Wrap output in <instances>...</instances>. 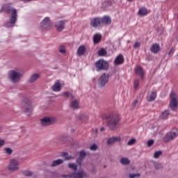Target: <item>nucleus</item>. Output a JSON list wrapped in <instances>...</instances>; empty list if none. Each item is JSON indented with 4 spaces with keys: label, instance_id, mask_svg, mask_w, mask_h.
<instances>
[{
    "label": "nucleus",
    "instance_id": "10",
    "mask_svg": "<svg viewBox=\"0 0 178 178\" xmlns=\"http://www.w3.org/2000/svg\"><path fill=\"white\" fill-rule=\"evenodd\" d=\"M108 81H109V76L106 74H102L99 79V87L102 88L104 86L108 84Z\"/></svg>",
    "mask_w": 178,
    "mask_h": 178
},
{
    "label": "nucleus",
    "instance_id": "15",
    "mask_svg": "<svg viewBox=\"0 0 178 178\" xmlns=\"http://www.w3.org/2000/svg\"><path fill=\"white\" fill-rule=\"evenodd\" d=\"M56 122V118L54 117H45V126H51Z\"/></svg>",
    "mask_w": 178,
    "mask_h": 178
},
{
    "label": "nucleus",
    "instance_id": "35",
    "mask_svg": "<svg viewBox=\"0 0 178 178\" xmlns=\"http://www.w3.org/2000/svg\"><path fill=\"white\" fill-rule=\"evenodd\" d=\"M138 86H140V80L135 79L134 81V88H135V90H138Z\"/></svg>",
    "mask_w": 178,
    "mask_h": 178
},
{
    "label": "nucleus",
    "instance_id": "22",
    "mask_svg": "<svg viewBox=\"0 0 178 178\" xmlns=\"http://www.w3.org/2000/svg\"><path fill=\"white\" fill-rule=\"evenodd\" d=\"M52 90L55 92H59V91H60V90H62V86L60 85V82H56L54 83V85L52 86Z\"/></svg>",
    "mask_w": 178,
    "mask_h": 178
},
{
    "label": "nucleus",
    "instance_id": "29",
    "mask_svg": "<svg viewBox=\"0 0 178 178\" xmlns=\"http://www.w3.org/2000/svg\"><path fill=\"white\" fill-rule=\"evenodd\" d=\"M169 115H170V113L169 112V111L165 110L160 115V119H167L168 118H169Z\"/></svg>",
    "mask_w": 178,
    "mask_h": 178
},
{
    "label": "nucleus",
    "instance_id": "34",
    "mask_svg": "<svg viewBox=\"0 0 178 178\" xmlns=\"http://www.w3.org/2000/svg\"><path fill=\"white\" fill-rule=\"evenodd\" d=\"M58 51L60 54L65 55V54H66V47L64 45H60L58 47Z\"/></svg>",
    "mask_w": 178,
    "mask_h": 178
},
{
    "label": "nucleus",
    "instance_id": "5",
    "mask_svg": "<svg viewBox=\"0 0 178 178\" xmlns=\"http://www.w3.org/2000/svg\"><path fill=\"white\" fill-rule=\"evenodd\" d=\"M88 174L83 170H79L70 175H63L62 177H72V178H84L87 177Z\"/></svg>",
    "mask_w": 178,
    "mask_h": 178
},
{
    "label": "nucleus",
    "instance_id": "12",
    "mask_svg": "<svg viewBox=\"0 0 178 178\" xmlns=\"http://www.w3.org/2000/svg\"><path fill=\"white\" fill-rule=\"evenodd\" d=\"M65 24H66V20H58L55 23V27L57 31H63L65 29Z\"/></svg>",
    "mask_w": 178,
    "mask_h": 178
},
{
    "label": "nucleus",
    "instance_id": "28",
    "mask_svg": "<svg viewBox=\"0 0 178 178\" xmlns=\"http://www.w3.org/2000/svg\"><path fill=\"white\" fill-rule=\"evenodd\" d=\"M70 106L71 108H72V109H79V108L80 107L79 105V101L77 100L72 101L70 104Z\"/></svg>",
    "mask_w": 178,
    "mask_h": 178
},
{
    "label": "nucleus",
    "instance_id": "27",
    "mask_svg": "<svg viewBox=\"0 0 178 178\" xmlns=\"http://www.w3.org/2000/svg\"><path fill=\"white\" fill-rule=\"evenodd\" d=\"M102 38V35L99 33H97L94 35L93 41L95 44H98L99 41H101V39Z\"/></svg>",
    "mask_w": 178,
    "mask_h": 178
},
{
    "label": "nucleus",
    "instance_id": "7",
    "mask_svg": "<svg viewBox=\"0 0 178 178\" xmlns=\"http://www.w3.org/2000/svg\"><path fill=\"white\" fill-rule=\"evenodd\" d=\"M20 166L19 161L16 159H11L9 161L8 169L9 172H16Z\"/></svg>",
    "mask_w": 178,
    "mask_h": 178
},
{
    "label": "nucleus",
    "instance_id": "16",
    "mask_svg": "<svg viewBox=\"0 0 178 178\" xmlns=\"http://www.w3.org/2000/svg\"><path fill=\"white\" fill-rule=\"evenodd\" d=\"M86 51L87 48H86V46L81 45L77 49L76 55H78V56H83V55L86 54Z\"/></svg>",
    "mask_w": 178,
    "mask_h": 178
},
{
    "label": "nucleus",
    "instance_id": "56",
    "mask_svg": "<svg viewBox=\"0 0 178 178\" xmlns=\"http://www.w3.org/2000/svg\"><path fill=\"white\" fill-rule=\"evenodd\" d=\"M128 2H133V0H127Z\"/></svg>",
    "mask_w": 178,
    "mask_h": 178
},
{
    "label": "nucleus",
    "instance_id": "2",
    "mask_svg": "<svg viewBox=\"0 0 178 178\" xmlns=\"http://www.w3.org/2000/svg\"><path fill=\"white\" fill-rule=\"evenodd\" d=\"M23 76H24V73L20 68H14L8 72V79L13 84H17L20 82Z\"/></svg>",
    "mask_w": 178,
    "mask_h": 178
},
{
    "label": "nucleus",
    "instance_id": "40",
    "mask_svg": "<svg viewBox=\"0 0 178 178\" xmlns=\"http://www.w3.org/2000/svg\"><path fill=\"white\" fill-rule=\"evenodd\" d=\"M98 149V146L96 144H93L92 145H91L90 147V149L91 151H96V149Z\"/></svg>",
    "mask_w": 178,
    "mask_h": 178
},
{
    "label": "nucleus",
    "instance_id": "52",
    "mask_svg": "<svg viewBox=\"0 0 178 178\" xmlns=\"http://www.w3.org/2000/svg\"><path fill=\"white\" fill-rule=\"evenodd\" d=\"M21 131L22 133H26V129L24 128H22Z\"/></svg>",
    "mask_w": 178,
    "mask_h": 178
},
{
    "label": "nucleus",
    "instance_id": "21",
    "mask_svg": "<svg viewBox=\"0 0 178 178\" xmlns=\"http://www.w3.org/2000/svg\"><path fill=\"white\" fill-rule=\"evenodd\" d=\"M120 141V137H112L108 139L107 144L108 145H112V144H115V143H119Z\"/></svg>",
    "mask_w": 178,
    "mask_h": 178
},
{
    "label": "nucleus",
    "instance_id": "55",
    "mask_svg": "<svg viewBox=\"0 0 178 178\" xmlns=\"http://www.w3.org/2000/svg\"><path fill=\"white\" fill-rule=\"evenodd\" d=\"M22 1H28V2H30V1H32V0H22Z\"/></svg>",
    "mask_w": 178,
    "mask_h": 178
},
{
    "label": "nucleus",
    "instance_id": "9",
    "mask_svg": "<svg viewBox=\"0 0 178 178\" xmlns=\"http://www.w3.org/2000/svg\"><path fill=\"white\" fill-rule=\"evenodd\" d=\"M176 137H178L177 131H171L168 132L164 138V141L168 143V141H172Z\"/></svg>",
    "mask_w": 178,
    "mask_h": 178
},
{
    "label": "nucleus",
    "instance_id": "18",
    "mask_svg": "<svg viewBox=\"0 0 178 178\" xmlns=\"http://www.w3.org/2000/svg\"><path fill=\"white\" fill-rule=\"evenodd\" d=\"M150 51L153 54H158V52L161 51V46L159 45V44H153L150 48Z\"/></svg>",
    "mask_w": 178,
    "mask_h": 178
},
{
    "label": "nucleus",
    "instance_id": "11",
    "mask_svg": "<svg viewBox=\"0 0 178 178\" xmlns=\"http://www.w3.org/2000/svg\"><path fill=\"white\" fill-rule=\"evenodd\" d=\"M102 24V17H95L90 21V26L94 29H98V27H101Z\"/></svg>",
    "mask_w": 178,
    "mask_h": 178
},
{
    "label": "nucleus",
    "instance_id": "45",
    "mask_svg": "<svg viewBox=\"0 0 178 178\" xmlns=\"http://www.w3.org/2000/svg\"><path fill=\"white\" fill-rule=\"evenodd\" d=\"M141 47V43L140 42H135L134 48H140Z\"/></svg>",
    "mask_w": 178,
    "mask_h": 178
},
{
    "label": "nucleus",
    "instance_id": "30",
    "mask_svg": "<svg viewBox=\"0 0 178 178\" xmlns=\"http://www.w3.org/2000/svg\"><path fill=\"white\" fill-rule=\"evenodd\" d=\"M63 163V160L59 159L58 160H55L52 162L51 166L55 167L58 166V165H62Z\"/></svg>",
    "mask_w": 178,
    "mask_h": 178
},
{
    "label": "nucleus",
    "instance_id": "3",
    "mask_svg": "<svg viewBox=\"0 0 178 178\" xmlns=\"http://www.w3.org/2000/svg\"><path fill=\"white\" fill-rule=\"evenodd\" d=\"M22 109H24L27 116H30L33 112V106L31 105V100L27 97H24L21 103Z\"/></svg>",
    "mask_w": 178,
    "mask_h": 178
},
{
    "label": "nucleus",
    "instance_id": "44",
    "mask_svg": "<svg viewBox=\"0 0 178 178\" xmlns=\"http://www.w3.org/2000/svg\"><path fill=\"white\" fill-rule=\"evenodd\" d=\"M40 126L45 127V117L40 119Z\"/></svg>",
    "mask_w": 178,
    "mask_h": 178
},
{
    "label": "nucleus",
    "instance_id": "48",
    "mask_svg": "<svg viewBox=\"0 0 178 178\" xmlns=\"http://www.w3.org/2000/svg\"><path fill=\"white\" fill-rule=\"evenodd\" d=\"M63 95H65V97H73V96L72 95V94H70L69 92H65L63 93Z\"/></svg>",
    "mask_w": 178,
    "mask_h": 178
},
{
    "label": "nucleus",
    "instance_id": "43",
    "mask_svg": "<svg viewBox=\"0 0 178 178\" xmlns=\"http://www.w3.org/2000/svg\"><path fill=\"white\" fill-rule=\"evenodd\" d=\"M136 143V139L132 138L128 142V145H133Z\"/></svg>",
    "mask_w": 178,
    "mask_h": 178
},
{
    "label": "nucleus",
    "instance_id": "19",
    "mask_svg": "<svg viewBox=\"0 0 178 178\" xmlns=\"http://www.w3.org/2000/svg\"><path fill=\"white\" fill-rule=\"evenodd\" d=\"M123 62H124V57L122 54L118 55L114 60L115 65H122Z\"/></svg>",
    "mask_w": 178,
    "mask_h": 178
},
{
    "label": "nucleus",
    "instance_id": "51",
    "mask_svg": "<svg viewBox=\"0 0 178 178\" xmlns=\"http://www.w3.org/2000/svg\"><path fill=\"white\" fill-rule=\"evenodd\" d=\"M153 130H154V131H155V133H156L158 131V127H154L153 128Z\"/></svg>",
    "mask_w": 178,
    "mask_h": 178
},
{
    "label": "nucleus",
    "instance_id": "53",
    "mask_svg": "<svg viewBox=\"0 0 178 178\" xmlns=\"http://www.w3.org/2000/svg\"><path fill=\"white\" fill-rule=\"evenodd\" d=\"M100 130H101V131H104V130H105V128L102 127V128L100 129Z\"/></svg>",
    "mask_w": 178,
    "mask_h": 178
},
{
    "label": "nucleus",
    "instance_id": "37",
    "mask_svg": "<svg viewBox=\"0 0 178 178\" xmlns=\"http://www.w3.org/2000/svg\"><path fill=\"white\" fill-rule=\"evenodd\" d=\"M62 156L65 159V161H69L70 159H73L72 156L67 155V153L65 152L63 154Z\"/></svg>",
    "mask_w": 178,
    "mask_h": 178
},
{
    "label": "nucleus",
    "instance_id": "31",
    "mask_svg": "<svg viewBox=\"0 0 178 178\" xmlns=\"http://www.w3.org/2000/svg\"><path fill=\"white\" fill-rule=\"evenodd\" d=\"M39 30L40 31H44L45 30V19H43V20L40 22Z\"/></svg>",
    "mask_w": 178,
    "mask_h": 178
},
{
    "label": "nucleus",
    "instance_id": "20",
    "mask_svg": "<svg viewBox=\"0 0 178 178\" xmlns=\"http://www.w3.org/2000/svg\"><path fill=\"white\" fill-rule=\"evenodd\" d=\"M112 23V18L109 16H104L102 17V24H106L107 26H109Z\"/></svg>",
    "mask_w": 178,
    "mask_h": 178
},
{
    "label": "nucleus",
    "instance_id": "33",
    "mask_svg": "<svg viewBox=\"0 0 178 178\" xmlns=\"http://www.w3.org/2000/svg\"><path fill=\"white\" fill-rule=\"evenodd\" d=\"M22 175L26 177H31V176H33V172L30 170H25L22 172Z\"/></svg>",
    "mask_w": 178,
    "mask_h": 178
},
{
    "label": "nucleus",
    "instance_id": "13",
    "mask_svg": "<svg viewBox=\"0 0 178 178\" xmlns=\"http://www.w3.org/2000/svg\"><path fill=\"white\" fill-rule=\"evenodd\" d=\"M134 70L136 76H138L141 79H144V75L145 74V72H144V70H143V67H141V66H136Z\"/></svg>",
    "mask_w": 178,
    "mask_h": 178
},
{
    "label": "nucleus",
    "instance_id": "47",
    "mask_svg": "<svg viewBox=\"0 0 178 178\" xmlns=\"http://www.w3.org/2000/svg\"><path fill=\"white\" fill-rule=\"evenodd\" d=\"M138 105V100H135L133 104H132V108L133 109H134V108H136V106H137Z\"/></svg>",
    "mask_w": 178,
    "mask_h": 178
},
{
    "label": "nucleus",
    "instance_id": "4",
    "mask_svg": "<svg viewBox=\"0 0 178 178\" xmlns=\"http://www.w3.org/2000/svg\"><path fill=\"white\" fill-rule=\"evenodd\" d=\"M119 116L118 115H110L108 118V126L110 129H116L119 123Z\"/></svg>",
    "mask_w": 178,
    "mask_h": 178
},
{
    "label": "nucleus",
    "instance_id": "46",
    "mask_svg": "<svg viewBox=\"0 0 178 178\" xmlns=\"http://www.w3.org/2000/svg\"><path fill=\"white\" fill-rule=\"evenodd\" d=\"M154 145V140H149L147 141V147H152Z\"/></svg>",
    "mask_w": 178,
    "mask_h": 178
},
{
    "label": "nucleus",
    "instance_id": "24",
    "mask_svg": "<svg viewBox=\"0 0 178 178\" xmlns=\"http://www.w3.org/2000/svg\"><path fill=\"white\" fill-rule=\"evenodd\" d=\"M120 162L121 165H130V159H129V158L127 157L121 158L120 160Z\"/></svg>",
    "mask_w": 178,
    "mask_h": 178
},
{
    "label": "nucleus",
    "instance_id": "32",
    "mask_svg": "<svg viewBox=\"0 0 178 178\" xmlns=\"http://www.w3.org/2000/svg\"><path fill=\"white\" fill-rule=\"evenodd\" d=\"M4 151L6 155H12V154H13V149L10 147H5Z\"/></svg>",
    "mask_w": 178,
    "mask_h": 178
},
{
    "label": "nucleus",
    "instance_id": "23",
    "mask_svg": "<svg viewBox=\"0 0 178 178\" xmlns=\"http://www.w3.org/2000/svg\"><path fill=\"white\" fill-rule=\"evenodd\" d=\"M52 27V22L51 19L48 17H45V29L46 30H49Z\"/></svg>",
    "mask_w": 178,
    "mask_h": 178
},
{
    "label": "nucleus",
    "instance_id": "49",
    "mask_svg": "<svg viewBox=\"0 0 178 178\" xmlns=\"http://www.w3.org/2000/svg\"><path fill=\"white\" fill-rule=\"evenodd\" d=\"M4 145H5V140L3 139L0 140V148Z\"/></svg>",
    "mask_w": 178,
    "mask_h": 178
},
{
    "label": "nucleus",
    "instance_id": "1",
    "mask_svg": "<svg viewBox=\"0 0 178 178\" xmlns=\"http://www.w3.org/2000/svg\"><path fill=\"white\" fill-rule=\"evenodd\" d=\"M0 12H5V13H10V19L5 24V27L10 29L15 26L16 22H17V10L12 7L10 4H5L1 9Z\"/></svg>",
    "mask_w": 178,
    "mask_h": 178
},
{
    "label": "nucleus",
    "instance_id": "6",
    "mask_svg": "<svg viewBox=\"0 0 178 178\" xmlns=\"http://www.w3.org/2000/svg\"><path fill=\"white\" fill-rule=\"evenodd\" d=\"M170 102L169 104L170 108H172V111H176V108H177V93L175 91H172L170 95Z\"/></svg>",
    "mask_w": 178,
    "mask_h": 178
},
{
    "label": "nucleus",
    "instance_id": "42",
    "mask_svg": "<svg viewBox=\"0 0 178 178\" xmlns=\"http://www.w3.org/2000/svg\"><path fill=\"white\" fill-rule=\"evenodd\" d=\"M154 168L156 169H161V168H162V164H161L159 163H154Z\"/></svg>",
    "mask_w": 178,
    "mask_h": 178
},
{
    "label": "nucleus",
    "instance_id": "38",
    "mask_svg": "<svg viewBox=\"0 0 178 178\" xmlns=\"http://www.w3.org/2000/svg\"><path fill=\"white\" fill-rule=\"evenodd\" d=\"M68 167L70 169H72V170H77V165L76 163H69Z\"/></svg>",
    "mask_w": 178,
    "mask_h": 178
},
{
    "label": "nucleus",
    "instance_id": "17",
    "mask_svg": "<svg viewBox=\"0 0 178 178\" xmlns=\"http://www.w3.org/2000/svg\"><path fill=\"white\" fill-rule=\"evenodd\" d=\"M41 75H40V74L38 73H35L33 74H32L29 79V83H35V81H37V80H38V79H40Z\"/></svg>",
    "mask_w": 178,
    "mask_h": 178
},
{
    "label": "nucleus",
    "instance_id": "50",
    "mask_svg": "<svg viewBox=\"0 0 178 178\" xmlns=\"http://www.w3.org/2000/svg\"><path fill=\"white\" fill-rule=\"evenodd\" d=\"M174 52H175V48L171 49L169 51V55L173 54Z\"/></svg>",
    "mask_w": 178,
    "mask_h": 178
},
{
    "label": "nucleus",
    "instance_id": "26",
    "mask_svg": "<svg viewBox=\"0 0 178 178\" xmlns=\"http://www.w3.org/2000/svg\"><path fill=\"white\" fill-rule=\"evenodd\" d=\"M138 15H139V16H147V15H148V11L147 10V8H141L138 10Z\"/></svg>",
    "mask_w": 178,
    "mask_h": 178
},
{
    "label": "nucleus",
    "instance_id": "41",
    "mask_svg": "<svg viewBox=\"0 0 178 178\" xmlns=\"http://www.w3.org/2000/svg\"><path fill=\"white\" fill-rule=\"evenodd\" d=\"M130 178H136V177H140V174L136 173V174H130L129 175Z\"/></svg>",
    "mask_w": 178,
    "mask_h": 178
},
{
    "label": "nucleus",
    "instance_id": "57",
    "mask_svg": "<svg viewBox=\"0 0 178 178\" xmlns=\"http://www.w3.org/2000/svg\"><path fill=\"white\" fill-rule=\"evenodd\" d=\"M95 133H98V129H95Z\"/></svg>",
    "mask_w": 178,
    "mask_h": 178
},
{
    "label": "nucleus",
    "instance_id": "39",
    "mask_svg": "<svg viewBox=\"0 0 178 178\" xmlns=\"http://www.w3.org/2000/svg\"><path fill=\"white\" fill-rule=\"evenodd\" d=\"M161 155H162V151H157L154 152V158H155V159H158Z\"/></svg>",
    "mask_w": 178,
    "mask_h": 178
},
{
    "label": "nucleus",
    "instance_id": "8",
    "mask_svg": "<svg viewBox=\"0 0 178 178\" xmlns=\"http://www.w3.org/2000/svg\"><path fill=\"white\" fill-rule=\"evenodd\" d=\"M108 67H109V64L104 60H99L95 63L97 72H99V70H106Z\"/></svg>",
    "mask_w": 178,
    "mask_h": 178
},
{
    "label": "nucleus",
    "instance_id": "14",
    "mask_svg": "<svg viewBox=\"0 0 178 178\" xmlns=\"http://www.w3.org/2000/svg\"><path fill=\"white\" fill-rule=\"evenodd\" d=\"M155 99H156V91L149 92L147 96V100L149 102H152V101H155Z\"/></svg>",
    "mask_w": 178,
    "mask_h": 178
},
{
    "label": "nucleus",
    "instance_id": "25",
    "mask_svg": "<svg viewBox=\"0 0 178 178\" xmlns=\"http://www.w3.org/2000/svg\"><path fill=\"white\" fill-rule=\"evenodd\" d=\"M86 153L83 150H81L80 152V156L79 158L76 160L77 163H79V165L81 163V161L84 159V156H86Z\"/></svg>",
    "mask_w": 178,
    "mask_h": 178
},
{
    "label": "nucleus",
    "instance_id": "36",
    "mask_svg": "<svg viewBox=\"0 0 178 178\" xmlns=\"http://www.w3.org/2000/svg\"><path fill=\"white\" fill-rule=\"evenodd\" d=\"M106 54V50L105 49H101L98 51V55L99 56H105Z\"/></svg>",
    "mask_w": 178,
    "mask_h": 178
},
{
    "label": "nucleus",
    "instance_id": "58",
    "mask_svg": "<svg viewBox=\"0 0 178 178\" xmlns=\"http://www.w3.org/2000/svg\"><path fill=\"white\" fill-rule=\"evenodd\" d=\"M0 130H1V127H0Z\"/></svg>",
    "mask_w": 178,
    "mask_h": 178
},
{
    "label": "nucleus",
    "instance_id": "54",
    "mask_svg": "<svg viewBox=\"0 0 178 178\" xmlns=\"http://www.w3.org/2000/svg\"><path fill=\"white\" fill-rule=\"evenodd\" d=\"M93 173L97 172V170L95 168H93V170H92Z\"/></svg>",
    "mask_w": 178,
    "mask_h": 178
}]
</instances>
